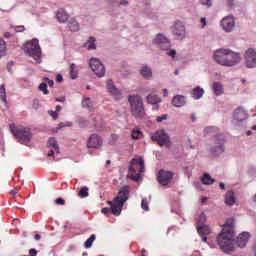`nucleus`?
Wrapping results in <instances>:
<instances>
[{
    "label": "nucleus",
    "mask_w": 256,
    "mask_h": 256,
    "mask_svg": "<svg viewBox=\"0 0 256 256\" xmlns=\"http://www.w3.org/2000/svg\"><path fill=\"white\" fill-rule=\"evenodd\" d=\"M199 3L204 7H213V0H199Z\"/></svg>",
    "instance_id": "40"
},
{
    "label": "nucleus",
    "mask_w": 256,
    "mask_h": 256,
    "mask_svg": "<svg viewBox=\"0 0 256 256\" xmlns=\"http://www.w3.org/2000/svg\"><path fill=\"white\" fill-rule=\"evenodd\" d=\"M172 34L177 41H183V39L187 37V29L185 28V24H183L181 21H176L172 26Z\"/></svg>",
    "instance_id": "10"
},
{
    "label": "nucleus",
    "mask_w": 256,
    "mask_h": 256,
    "mask_svg": "<svg viewBox=\"0 0 256 256\" xmlns=\"http://www.w3.org/2000/svg\"><path fill=\"white\" fill-rule=\"evenodd\" d=\"M204 94H205V90H203V88H201L200 86H197L191 92L192 98L196 100L201 99V97H203Z\"/></svg>",
    "instance_id": "24"
},
{
    "label": "nucleus",
    "mask_w": 256,
    "mask_h": 256,
    "mask_svg": "<svg viewBox=\"0 0 256 256\" xmlns=\"http://www.w3.org/2000/svg\"><path fill=\"white\" fill-rule=\"evenodd\" d=\"M194 187H195L196 189H198V191H201V182L195 181V182H194Z\"/></svg>",
    "instance_id": "51"
},
{
    "label": "nucleus",
    "mask_w": 256,
    "mask_h": 256,
    "mask_svg": "<svg viewBox=\"0 0 256 256\" xmlns=\"http://www.w3.org/2000/svg\"><path fill=\"white\" fill-rule=\"evenodd\" d=\"M47 145L50 149H54L57 154L61 153V151L59 150V144H57V140L55 138H50Z\"/></svg>",
    "instance_id": "28"
},
{
    "label": "nucleus",
    "mask_w": 256,
    "mask_h": 256,
    "mask_svg": "<svg viewBox=\"0 0 256 256\" xmlns=\"http://www.w3.org/2000/svg\"><path fill=\"white\" fill-rule=\"evenodd\" d=\"M29 255H30V256H37V250H36V249H33V248L30 249V250H29Z\"/></svg>",
    "instance_id": "55"
},
{
    "label": "nucleus",
    "mask_w": 256,
    "mask_h": 256,
    "mask_svg": "<svg viewBox=\"0 0 256 256\" xmlns=\"http://www.w3.org/2000/svg\"><path fill=\"white\" fill-rule=\"evenodd\" d=\"M152 141H156L160 147H163V145L169 144L170 138L169 134L165 132V130H159L151 137Z\"/></svg>",
    "instance_id": "14"
},
{
    "label": "nucleus",
    "mask_w": 256,
    "mask_h": 256,
    "mask_svg": "<svg viewBox=\"0 0 256 256\" xmlns=\"http://www.w3.org/2000/svg\"><path fill=\"white\" fill-rule=\"evenodd\" d=\"M10 131L14 135V137H16V139H19V141H21L22 143H30L31 137H33V134H31V130L23 126L10 125Z\"/></svg>",
    "instance_id": "7"
},
{
    "label": "nucleus",
    "mask_w": 256,
    "mask_h": 256,
    "mask_svg": "<svg viewBox=\"0 0 256 256\" xmlns=\"http://www.w3.org/2000/svg\"><path fill=\"white\" fill-rule=\"evenodd\" d=\"M95 239H97V236H95V234H92L84 243V247L85 249H91V247L93 246V242L95 241Z\"/></svg>",
    "instance_id": "34"
},
{
    "label": "nucleus",
    "mask_w": 256,
    "mask_h": 256,
    "mask_svg": "<svg viewBox=\"0 0 256 256\" xmlns=\"http://www.w3.org/2000/svg\"><path fill=\"white\" fill-rule=\"evenodd\" d=\"M69 75H70V79H73V80L77 79V77L79 75V71L77 70V64L72 63L70 65V73H69Z\"/></svg>",
    "instance_id": "29"
},
{
    "label": "nucleus",
    "mask_w": 256,
    "mask_h": 256,
    "mask_svg": "<svg viewBox=\"0 0 256 256\" xmlns=\"http://www.w3.org/2000/svg\"><path fill=\"white\" fill-rule=\"evenodd\" d=\"M197 231H198L200 237H202V241L204 243H206L207 235H211V228H209V226H207V224L200 225V226H197Z\"/></svg>",
    "instance_id": "19"
},
{
    "label": "nucleus",
    "mask_w": 256,
    "mask_h": 256,
    "mask_svg": "<svg viewBox=\"0 0 256 256\" xmlns=\"http://www.w3.org/2000/svg\"><path fill=\"white\" fill-rule=\"evenodd\" d=\"M24 51L29 57H33L36 63H41V46H39L38 39L28 41L24 46Z\"/></svg>",
    "instance_id": "6"
},
{
    "label": "nucleus",
    "mask_w": 256,
    "mask_h": 256,
    "mask_svg": "<svg viewBox=\"0 0 256 256\" xmlns=\"http://www.w3.org/2000/svg\"><path fill=\"white\" fill-rule=\"evenodd\" d=\"M102 213L103 215H107L108 213H111V210H109V208H103Z\"/></svg>",
    "instance_id": "57"
},
{
    "label": "nucleus",
    "mask_w": 256,
    "mask_h": 256,
    "mask_svg": "<svg viewBox=\"0 0 256 256\" xmlns=\"http://www.w3.org/2000/svg\"><path fill=\"white\" fill-rule=\"evenodd\" d=\"M152 43L157 47V49L166 53L168 57H172V59L177 57V50L171 49V39H169L167 35L162 33L157 34L152 40Z\"/></svg>",
    "instance_id": "4"
},
{
    "label": "nucleus",
    "mask_w": 256,
    "mask_h": 256,
    "mask_svg": "<svg viewBox=\"0 0 256 256\" xmlns=\"http://www.w3.org/2000/svg\"><path fill=\"white\" fill-rule=\"evenodd\" d=\"M61 81H63V75L58 74V75L56 76V83H61Z\"/></svg>",
    "instance_id": "56"
},
{
    "label": "nucleus",
    "mask_w": 256,
    "mask_h": 256,
    "mask_svg": "<svg viewBox=\"0 0 256 256\" xmlns=\"http://www.w3.org/2000/svg\"><path fill=\"white\" fill-rule=\"evenodd\" d=\"M120 5H123L125 7V6L129 5V1H127V0H118V3H117L116 7H119Z\"/></svg>",
    "instance_id": "47"
},
{
    "label": "nucleus",
    "mask_w": 256,
    "mask_h": 256,
    "mask_svg": "<svg viewBox=\"0 0 256 256\" xmlns=\"http://www.w3.org/2000/svg\"><path fill=\"white\" fill-rule=\"evenodd\" d=\"M146 101L150 105H157V103H161V99L159 98V96L151 94L146 97Z\"/></svg>",
    "instance_id": "30"
},
{
    "label": "nucleus",
    "mask_w": 256,
    "mask_h": 256,
    "mask_svg": "<svg viewBox=\"0 0 256 256\" xmlns=\"http://www.w3.org/2000/svg\"><path fill=\"white\" fill-rule=\"evenodd\" d=\"M220 189L225 191V189H226L225 183H223V182L220 183Z\"/></svg>",
    "instance_id": "61"
},
{
    "label": "nucleus",
    "mask_w": 256,
    "mask_h": 256,
    "mask_svg": "<svg viewBox=\"0 0 256 256\" xmlns=\"http://www.w3.org/2000/svg\"><path fill=\"white\" fill-rule=\"evenodd\" d=\"M169 116L167 114H163L162 116H158L156 118L157 123H163V121H167Z\"/></svg>",
    "instance_id": "43"
},
{
    "label": "nucleus",
    "mask_w": 256,
    "mask_h": 256,
    "mask_svg": "<svg viewBox=\"0 0 256 256\" xmlns=\"http://www.w3.org/2000/svg\"><path fill=\"white\" fill-rule=\"evenodd\" d=\"M39 107H41V102L39 100H34L33 108L37 110Z\"/></svg>",
    "instance_id": "49"
},
{
    "label": "nucleus",
    "mask_w": 256,
    "mask_h": 256,
    "mask_svg": "<svg viewBox=\"0 0 256 256\" xmlns=\"http://www.w3.org/2000/svg\"><path fill=\"white\" fill-rule=\"evenodd\" d=\"M186 103H187V98H185V96L176 95L172 99V105H174V107H177V108L184 107Z\"/></svg>",
    "instance_id": "21"
},
{
    "label": "nucleus",
    "mask_w": 256,
    "mask_h": 256,
    "mask_svg": "<svg viewBox=\"0 0 256 256\" xmlns=\"http://www.w3.org/2000/svg\"><path fill=\"white\" fill-rule=\"evenodd\" d=\"M225 203L226 205L233 206L235 205V192L228 191L225 195Z\"/></svg>",
    "instance_id": "25"
},
{
    "label": "nucleus",
    "mask_w": 256,
    "mask_h": 256,
    "mask_svg": "<svg viewBox=\"0 0 256 256\" xmlns=\"http://www.w3.org/2000/svg\"><path fill=\"white\" fill-rule=\"evenodd\" d=\"M89 67L97 77H105V65H103L99 58H91L89 61Z\"/></svg>",
    "instance_id": "11"
},
{
    "label": "nucleus",
    "mask_w": 256,
    "mask_h": 256,
    "mask_svg": "<svg viewBox=\"0 0 256 256\" xmlns=\"http://www.w3.org/2000/svg\"><path fill=\"white\" fill-rule=\"evenodd\" d=\"M213 59L222 67H235L241 63V53L231 49L219 48L213 52Z\"/></svg>",
    "instance_id": "2"
},
{
    "label": "nucleus",
    "mask_w": 256,
    "mask_h": 256,
    "mask_svg": "<svg viewBox=\"0 0 256 256\" xmlns=\"http://www.w3.org/2000/svg\"><path fill=\"white\" fill-rule=\"evenodd\" d=\"M173 179V172L166 171V170H160L158 172V181L160 185H163V187H167L169 185V181Z\"/></svg>",
    "instance_id": "15"
},
{
    "label": "nucleus",
    "mask_w": 256,
    "mask_h": 256,
    "mask_svg": "<svg viewBox=\"0 0 256 256\" xmlns=\"http://www.w3.org/2000/svg\"><path fill=\"white\" fill-rule=\"evenodd\" d=\"M56 205H65V199L63 198H57L55 200Z\"/></svg>",
    "instance_id": "48"
},
{
    "label": "nucleus",
    "mask_w": 256,
    "mask_h": 256,
    "mask_svg": "<svg viewBox=\"0 0 256 256\" xmlns=\"http://www.w3.org/2000/svg\"><path fill=\"white\" fill-rule=\"evenodd\" d=\"M233 225V218L228 219L224 224L223 230L216 238L220 249H222L225 253H229L235 249V241H233L235 232H233Z\"/></svg>",
    "instance_id": "1"
},
{
    "label": "nucleus",
    "mask_w": 256,
    "mask_h": 256,
    "mask_svg": "<svg viewBox=\"0 0 256 256\" xmlns=\"http://www.w3.org/2000/svg\"><path fill=\"white\" fill-rule=\"evenodd\" d=\"M201 181L203 185H213V183H215V179L211 178L209 173H205Z\"/></svg>",
    "instance_id": "31"
},
{
    "label": "nucleus",
    "mask_w": 256,
    "mask_h": 256,
    "mask_svg": "<svg viewBox=\"0 0 256 256\" xmlns=\"http://www.w3.org/2000/svg\"><path fill=\"white\" fill-rule=\"evenodd\" d=\"M227 5L230 9L235 7V0H227Z\"/></svg>",
    "instance_id": "50"
},
{
    "label": "nucleus",
    "mask_w": 256,
    "mask_h": 256,
    "mask_svg": "<svg viewBox=\"0 0 256 256\" xmlns=\"http://www.w3.org/2000/svg\"><path fill=\"white\" fill-rule=\"evenodd\" d=\"M56 19L58 23H67L69 20V14L65 11V9L60 8L56 12Z\"/></svg>",
    "instance_id": "20"
},
{
    "label": "nucleus",
    "mask_w": 256,
    "mask_h": 256,
    "mask_svg": "<svg viewBox=\"0 0 256 256\" xmlns=\"http://www.w3.org/2000/svg\"><path fill=\"white\" fill-rule=\"evenodd\" d=\"M163 94H164V97H167V95H169V90L164 89V90H163Z\"/></svg>",
    "instance_id": "62"
},
{
    "label": "nucleus",
    "mask_w": 256,
    "mask_h": 256,
    "mask_svg": "<svg viewBox=\"0 0 256 256\" xmlns=\"http://www.w3.org/2000/svg\"><path fill=\"white\" fill-rule=\"evenodd\" d=\"M16 31H17L18 33H23V31H25V26H17V27H16Z\"/></svg>",
    "instance_id": "54"
},
{
    "label": "nucleus",
    "mask_w": 256,
    "mask_h": 256,
    "mask_svg": "<svg viewBox=\"0 0 256 256\" xmlns=\"http://www.w3.org/2000/svg\"><path fill=\"white\" fill-rule=\"evenodd\" d=\"M244 63L248 69H255L256 67V49L248 48L244 53Z\"/></svg>",
    "instance_id": "12"
},
{
    "label": "nucleus",
    "mask_w": 256,
    "mask_h": 256,
    "mask_svg": "<svg viewBox=\"0 0 256 256\" xmlns=\"http://www.w3.org/2000/svg\"><path fill=\"white\" fill-rule=\"evenodd\" d=\"M140 75H142V77H144V79H151V77H153V69H151V67L149 66H142L140 68Z\"/></svg>",
    "instance_id": "22"
},
{
    "label": "nucleus",
    "mask_w": 256,
    "mask_h": 256,
    "mask_svg": "<svg viewBox=\"0 0 256 256\" xmlns=\"http://www.w3.org/2000/svg\"><path fill=\"white\" fill-rule=\"evenodd\" d=\"M207 221V216L205 215V213H201L197 222V227H199L200 225H206L205 222Z\"/></svg>",
    "instance_id": "38"
},
{
    "label": "nucleus",
    "mask_w": 256,
    "mask_h": 256,
    "mask_svg": "<svg viewBox=\"0 0 256 256\" xmlns=\"http://www.w3.org/2000/svg\"><path fill=\"white\" fill-rule=\"evenodd\" d=\"M211 151L214 155H221L225 152V136L220 134L213 137Z\"/></svg>",
    "instance_id": "9"
},
{
    "label": "nucleus",
    "mask_w": 256,
    "mask_h": 256,
    "mask_svg": "<svg viewBox=\"0 0 256 256\" xmlns=\"http://www.w3.org/2000/svg\"><path fill=\"white\" fill-rule=\"evenodd\" d=\"M220 25L225 33H233V30L236 27L235 17L232 15L225 16L221 20Z\"/></svg>",
    "instance_id": "13"
},
{
    "label": "nucleus",
    "mask_w": 256,
    "mask_h": 256,
    "mask_svg": "<svg viewBox=\"0 0 256 256\" xmlns=\"http://www.w3.org/2000/svg\"><path fill=\"white\" fill-rule=\"evenodd\" d=\"M63 127H71V123L68 122L67 124L65 123L58 124V127H56V131H59V129H63Z\"/></svg>",
    "instance_id": "46"
},
{
    "label": "nucleus",
    "mask_w": 256,
    "mask_h": 256,
    "mask_svg": "<svg viewBox=\"0 0 256 256\" xmlns=\"http://www.w3.org/2000/svg\"><path fill=\"white\" fill-rule=\"evenodd\" d=\"M7 55V43L3 38H0V58Z\"/></svg>",
    "instance_id": "32"
},
{
    "label": "nucleus",
    "mask_w": 256,
    "mask_h": 256,
    "mask_svg": "<svg viewBox=\"0 0 256 256\" xmlns=\"http://www.w3.org/2000/svg\"><path fill=\"white\" fill-rule=\"evenodd\" d=\"M56 101H58L59 103H65V98H56Z\"/></svg>",
    "instance_id": "60"
},
{
    "label": "nucleus",
    "mask_w": 256,
    "mask_h": 256,
    "mask_svg": "<svg viewBox=\"0 0 256 256\" xmlns=\"http://www.w3.org/2000/svg\"><path fill=\"white\" fill-rule=\"evenodd\" d=\"M142 135L143 134H142L141 130L137 129V130L132 131L131 137H132V139L137 140V139H141Z\"/></svg>",
    "instance_id": "39"
},
{
    "label": "nucleus",
    "mask_w": 256,
    "mask_h": 256,
    "mask_svg": "<svg viewBox=\"0 0 256 256\" xmlns=\"http://www.w3.org/2000/svg\"><path fill=\"white\" fill-rule=\"evenodd\" d=\"M129 200V186H123L118 196H116L113 201H109L108 205L111 207V212L116 217H119L121 215V211H123V205H125L126 201Z\"/></svg>",
    "instance_id": "3"
},
{
    "label": "nucleus",
    "mask_w": 256,
    "mask_h": 256,
    "mask_svg": "<svg viewBox=\"0 0 256 256\" xmlns=\"http://www.w3.org/2000/svg\"><path fill=\"white\" fill-rule=\"evenodd\" d=\"M103 145V140L99 135L97 134H92L88 140V148H94V149H99Z\"/></svg>",
    "instance_id": "17"
},
{
    "label": "nucleus",
    "mask_w": 256,
    "mask_h": 256,
    "mask_svg": "<svg viewBox=\"0 0 256 256\" xmlns=\"http://www.w3.org/2000/svg\"><path fill=\"white\" fill-rule=\"evenodd\" d=\"M79 196L82 199H85V197H89V187L87 186L82 187L79 191Z\"/></svg>",
    "instance_id": "36"
},
{
    "label": "nucleus",
    "mask_w": 256,
    "mask_h": 256,
    "mask_svg": "<svg viewBox=\"0 0 256 256\" xmlns=\"http://www.w3.org/2000/svg\"><path fill=\"white\" fill-rule=\"evenodd\" d=\"M68 27L72 33H77L79 31V22L75 18H71L68 20Z\"/></svg>",
    "instance_id": "26"
},
{
    "label": "nucleus",
    "mask_w": 256,
    "mask_h": 256,
    "mask_svg": "<svg viewBox=\"0 0 256 256\" xmlns=\"http://www.w3.org/2000/svg\"><path fill=\"white\" fill-rule=\"evenodd\" d=\"M141 207L144 211L149 210V202H147V198L142 199Z\"/></svg>",
    "instance_id": "42"
},
{
    "label": "nucleus",
    "mask_w": 256,
    "mask_h": 256,
    "mask_svg": "<svg viewBox=\"0 0 256 256\" xmlns=\"http://www.w3.org/2000/svg\"><path fill=\"white\" fill-rule=\"evenodd\" d=\"M107 91H109L114 97H119V95H121L119 89H117V87H115V84H113V80H108Z\"/></svg>",
    "instance_id": "23"
},
{
    "label": "nucleus",
    "mask_w": 256,
    "mask_h": 256,
    "mask_svg": "<svg viewBox=\"0 0 256 256\" xmlns=\"http://www.w3.org/2000/svg\"><path fill=\"white\" fill-rule=\"evenodd\" d=\"M39 91H42L44 93V95H49V90L47 89L46 83H41L39 85Z\"/></svg>",
    "instance_id": "41"
},
{
    "label": "nucleus",
    "mask_w": 256,
    "mask_h": 256,
    "mask_svg": "<svg viewBox=\"0 0 256 256\" xmlns=\"http://www.w3.org/2000/svg\"><path fill=\"white\" fill-rule=\"evenodd\" d=\"M82 105L85 109H93V105L91 104V99L90 98H85L83 101H82Z\"/></svg>",
    "instance_id": "37"
},
{
    "label": "nucleus",
    "mask_w": 256,
    "mask_h": 256,
    "mask_svg": "<svg viewBox=\"0 0 256 256\" xmlns=\"http://www.w3.org/2000/svg\"><path fill=\"white\" fill-rule=\"evenodd\" d=\"M200 22L202 23L203 27H205V25H207V19L206 18H201Z\"/></svg>",
    "instance_id": "58"
},
{
    "label": "nucleus",
    "mask_w": 256,
    "mask_h": 256,
    "mask_svg": "<svg viewBox=\"0 0 256 256\" xmlns=\"http://www.w3.org/2000/svg\"><path fill=\"white\" fill-rule=\"evenodd\" d=\"M0 99L7 105V92L5 91V84L0 87Z\"/></svg>",
    "instance_id": "35"
},
{
    "label": "nucleus",
    "mask_w": 256,
    "mask_h": 256,
    "mask_svg": "<svg viewBox=\"0 0 256 256\" xmlns=\"http://www.w3.org/2000/svg\"><path fill=\"white\" fill-rule=\"evenodd\" d=\"M95 37H90L86 43H84V47L88 49V51H95L97 49V45H95Z\"/></svg>",
    "instance_id": "27"
},
{
    "label": "nucleus",
    "mask_w": 256,
    "mask_h": 256,
    "mask_svg": "<svg viewBox=\"0 0 256 256\" xmlns=\"http://www.w3.org/2000/svg\"><path fill=\"white\" fill-rule=\"evenodd\" d=\"M4 37H5L6 39H10L11 33L5 32V33H4Z\"/></svg>",
    "instance_id": "59"
},
{
    "label": "nucleus",
    "mask_w": 256,
    "mask_h": 256,
    "mask_svg": "<svg viewBox=\"0 0 256 256\" xmlns=\"http://www.w3.org/2000/svg\"><path fill=\"white\" fill-rule=\"evenodd\" d=\"M48 115H50V117H52V119H58V117H59V113L57 111H53V110H49Z\"/></svg>",
    "instance_id": "45"
},
{
    "label": "nucleus",
    "mask_w": 256,
    "mask_h": 256,
    "mask_svg": "<svg viewBox=\"0 0 256 256\" xmlns=\"http://www.w3.org/2000/svg\"><path fill=\"white\" fill-rule=\"evenodd\" d=\"M77 124L79 125V127H86L87 126V120H85L83 118H79L77 120Z\"/></svg>",
    "instance_id": "44"
},
{
    "label": "nucleus",
    "mask_w": 256,
    "mask_h": 256,
    "mask_svg": "<svg viewBox=\"0 0 256 256\" xmlns=\"http://www.w3.org/2000/svg\"><path fill=\"white\" fill-rule=\"evenodd\" d=\"M107 1H108V3H109L110 5H112L113 7H117V3H118L119 0H107Z\"/></svg>",
    "instance_id": "52"
},
{
    "label": "nucleus",
    "mask_w": 256,
    "mask_h": 256,
    "mask_svg": "<svg viewBox=\"0 0 256 256\" xmlns=\"http://www.w3.org/2000/svg\"><path fill=\"white\" fill-rule=\"evenodd\" d=\"M48 85H49V87H53V85H54L53 80H48Z\"/></svg>",
    "instance_id": "63"
},
{
    "label": "nucleus",
    "mask_w": 256,
    "mask_h": 256,
    "mask_svg": "<svg viewBox=\"0 0 256 256\" xmlns=\"http://www.w3.org/2000/svg\"><path fill=\"white\" fill-rule=\"evenodd\" d=\"M128 101L131 105V112L134 117H143L145 115V107L143 106V98H141V96H130Z\"/></svg>",
    "instance_id": "8"
},
{
    "label": "nucleus",
    "mask_w": 256,
    "mask_h": 256,
    "mask_svg": "<svg viewBox=\"0 0 256 256\" xmlns=\"http://www.w3.org/2000/svg\"><path fill=\"white\" fill-rule=\"evenodd\" d=\"M56 111L59 113V111H61V105H57L56 106Z\"/></svg>",
    "instance_id": "64"
},
{
    "label": "nucleus",
    "mask_w": 256,
    "mask_h": 256,
    "mask_svg": "<svg viewBox=\"0 0 256 256\" xmlns=\"http://www.w3.org/2000/svg\"><path fill=\"white\" fill-rule=\"evenodd\" d=\"M213 91L215 93V95L219 96L223 94V85H221V83L219 82H215L213 84Z\"/></svg>",
    "instance_id": "33"
},
{
    "label": "nucleus",
    "mask_w": 256,
    "mask_h": 256,
    "mask_svg": "<svg viewBox=\"0 0 256 256\" xmlns=\"http://www.w3.org/2000/svg\"><path fill=\"white\" fill-rule=\"evenodd\" d=\"M247 119V113L243 107H239L234 111L233 125H241Z\"/></svg>",
    "instance_id": "16"
},
{
    "label": "nucleus",
    "mask_w": 256,
    "mask_h": 256,
    "mask_svg": "<svg viewBox=\"0 0 256 256\" xmlns=\"http://www.w3.org/2000/svg\"><path fill=\"white\" fill-rule=\"evenodd\" d=\"M128 173L132 181H140L141 173H145V160L143 158H133L130 162Z\"/></svg>",
    "instance_id": "5"
},
{
    "label": "nucleus",
    "mask_w": 256,
    "mask_h": 256,
    "mask_svg": "<svg viewBox=\"0 0 256 256\" xmlns=\"http://www.w3.org/2000/svg\"><path fill=\"white\" fill-rule=\"evenodd\" d=\"M251 236L249 235L248 232H242L236 240V245H238V247H240L241 249H243V247L247 246V243L249 242V238Z\"/></svg>",
    "instance_id": "18"
},
{
    "label": "nucleus",
    "mask_w": 256,
    "mask_h": 256,
    "mask_svg": "<svg viewBox=\"0 0 256 256\" xmlns=\"http://www.w3.org/2000/svg\"><path fill=\"white\" fill-rule=\"evenodd\" d=\"M55 153H57V151H55V149L50 148V152L48 153V157H55Z\"/></svg>",
    "instance_id": "53"
}]
</instances>
